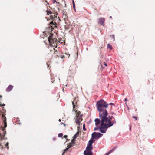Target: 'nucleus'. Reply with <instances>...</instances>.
Here are the masks:
<instances>
[{
	"instance_id": "nucleus-31",
	"label": "nucleus",
	"mask_w": 155,
	"mask_h": 155,
	"mask_svg": "<svg viewBox=\"0 0 155 155\" xmlns=\"http://www.w3.org/2000/svg\"><path fill=\"white\" fill-rule=\"evenodd\" d=\"M103 64L105 66H107V64L105 62H104L103 63Z\"/></svg>"
},
{
	"instance_id": "nucleus-3",
	"label": "nucleus",
	"mask_w": 155,
	"mask_h": 155,
	"mask_svg": "<svg viewBox=\"0 0 155 155\" xmlns=\"http://www.w3.org/2000/svg\"><path fill=\"white\" fill-rule=\"evenodd\" d=\"M76 118L75 120V121L76 124L79 125L81 122L82 120V116L80 114L81 112L78 111L76 110Z\"/></svg>"
},
{
	"instance_id": "nucleus-28",
	"label": "nucleus",
	"mask_w": 155,
	"mask_h": 155,
	"mask_svg": "<svg viewBox=\"0 0 155 155\" xmlns=\"http://www.w3.org/2000/svg\"><path fill=\"white\" fill-rule=\"evenodd\" d=\"M97 129H99L98 127H95L94 129V130L95 131Z\"/></svg>"
},
{
	"instance_id": "nucleus-38",
	"label": "nucleus",
	"mask_w": 155,
	"mask_h": 155,
	"mask_svg": "<svg viewBox=\"0 0 155 155\" xmlns=\"http://www.w3.org/2000/svg\"><path fill=\"white\" fill-rule=\"evenodd\" d=\"M64 123H60V124L62 125V124H63Z\"/></svg>"
},
{
	"instance_id": "nucleus-5",
	"label": "nucleus",
	"mask_w": 155,
	"mask_h": 155,
	"mask_svg": "<svg viewBox=\"0 0 155 155\" xmlns=\"http://www.w3.org/2000/svg\"><path fill=\"white\" fill-rule=\"evenodd\" d=\"M61 55L60 54V52L57 50H55L52 55V58L54 59L59 58L61 57Z\"/></svg>"
},
{
	"instance_id": "nucleus-43",
	"label": "nucleus",
	"mask_w": 155,
	"mask_h": 155,
	"mask_svg": "<svg viewBox=\"0 0 155 155\" xmlns=\"http://www.w3.org/2000/svg\"><path fill=\"white\" fill-rule=\"evenodd\" d=\"M5 104H3L2 106H5Z\"/></svg>"
},
{
	"instance_id": "nucleus-27",
	"label": "nucleus",
	"mask_w": 155,
	"mask_h": 155,
	"mask_svg": "<svg viewBox=\"0 0 155 155\" xmlns=\"http://www.w3.org/2000/svg\"><path fill=\"white\" fill-rule=\"evenodd\" d=\"M66 57V56L65 55H62L61 56V58H65Z\"/></svg>"
},
{
	"instance_id": "nucleus-32",
	"label": "nucleus",
	"mask_w": 155,
	"mask_h": 155,
	"mask_svg": "<svg viewBox=\"0 0 155 155\" xmlns=\"http://www.w3.org/2000/svg\"><path fill=\"white\" fill-rule=\"evenodd\" d=\"M57 15H58V14L57 13V12H56L55 15H54V18L55 17L57 18Z\"/></svg>"
},
{
	"instance_id": "nucleus-35",
	"label": "nucleus",
	"mask_w": 155,
	"mask_h": 155,
	"mask_svg": "<svg viewBox=\"0 0 155 155\" xmlns=\"http://www.w3.org/2000/svg\"><path fill=\"white\" fill-rule=\"evenodd\" d=\"M73 7H74L75 6V3H73Z\"/></svg>"
},
{
	"instance_id": "nucleus-41",
	"label": "nucleus",
	"mask_w": 155,
	"mask_h": 155,
	"mask_svg": "<svg viewBox=\"0 0 155 155\" xmlns=\"http://www.w3.org/2000/svg\"><path fill=\"white\" fill-rule=\"evenodd\" d=\"M61 120L60 119H59V122H61Z\"/></svg>"
},
{
	"instance_id": "nucleus-9",
	"label": "nucleus",
	"mask_w": 155,
	"mask_h": 155,
	"mask_svg": "<svg viewBox=\"0 0 155 155\" xmlns=\"http://www.w3.org/2000/svg\"><path fill=\"white\" fill-rule=\"evenodd\" d=\"M2 118L3 119V122L4 124V127L5 128L7 127V123H6V118L4 115H2Z\"/></svg>"
},
{
	"instance_id": "nucleus-2",
	"label": "nucleus",
	"mask_w": 155,
	"mask_h": 155,
	"mask_svg": "<svg viewBox=\"0 0 155 155\" xmlns=\"http://www.w3.org/2000/svg\"><path fill=\"white\" fill-rule=\"evenodd\" d=\"M48 40L49 41L50 45L53 47H55V48L57 47V44H58L59 42H60L56 38H54L52 34H50L48 38Z\"/></svg>"
},
{
	"instance_id": "nucleus-12",
	"label": "nucleus",
	"mask_w": 155,
	"mask_h": 155,
	"mask_svg": "<svg viewBox=\"0 0 155 155\" xmlns=\"http://www.w3.org/2000/svg\"><path fill=\"white\" fill-rule=\"evenodd\" d=\"M74 145V144L72 143H70L69 144H68L67 146V147H68L69 148L72 147H73Z\"/></svg>"
},
{
	"instance_id": "nucleus-26",
	"label": "nucleus",
	"mask_w": 155,
	"mask_h": 155,
	"mask_svg": "<svg viewBox=\"0 0 155 155\" xmlns=\"http://www.w3.org/2000/svg\"><path fill=\"white\" fill-rule=\"evenodd\" d=\"M85 124H84L83 125V130L84 131H85L86 130V129L85 128Z\"/></svg>"
},
{
	"instance_id": "nucleus-1",
	"label": "nucleus",
	"mask_w": 155,
	"mask_h": 155,
	"mask_svg": "<svg viewBox=\"0 0 155 155\" xmlns=\"http://www.w3.org/2000/svg\"><path fill=\"white\" fill-rule=\"evenodd\" d=\"M96 105L99 113V116L101 120V123L100 119H95V125L99 129L100 132L104 133L108 128L113 125L114 123L108 120L107 117L108 113L106 108L108 107V104L104 100L101 99L97 102Z\"/></svg>"
},
{
	"instance_id": "nucleus-16",
	"label": "nucleus",
	"mask_w": 155,
	"mask_h": 155,
	"mask_svg": "<svg viewBox=\"0 0 155 155\" xmlns=\"http://www.w3.org/2000/svg\"><path fill=\"white\" fill-rule=\"evenodd\" d=\"M117 147V146H116L115 147H114L111 150H110V151L111 153L113 152L114 151Z\"/></svg>"
},
{
	"instance_id": "nucleus-23",
	"label": "nucleus",
	"mask_w": 155,
	"mask_h": 155,
	"mask_svg": "<svg viewBox=\"0 0 155 155\" xmlns=\"http://www.w3.org/2000/svg\"><path fill=\"white\" fill-rule=\"evenodd\" d=\"M111 37H112V38H113V41L115 40V38H114V35H110Z\"/></svg>"
},
{
	"instance_id": "nucleus-33",
	"label": "nucleus",
	"mask_w": 155,
	"mask_h": 155,
	"mask_svg": "<svg viewBox=\"0 0 155 155\" xmlns=\"http://www.w3.org/2000/svg\"><path fill=\"white\" fill-rule=\"evenodd\" d=\"M67 135H64V137L65 138H67Z\"/></svg>"
},
{
	"instance_id": "nucleus-22",
	"label": "nucleus",
	"mask_w": 155,
	"mask_h": 155,
	"mask_svg": "<svg viewBox=\"0 0 155 155\" xmlns=\"http://www.w3.org/2000/svg\"><path fill=\"white\" fill-rule=\"evenodd\" d=\"M75 140L76 139H75L73 138V139H72L71 140V142L75 144Z\"/></svg>"
},
{
	"instance_id": "nucleus-19",
	"label": "nucleus",
	"mask_w": 155,
	"mask_h": 155,
	"mask_svg": "<svg viewBox=\"0 0 155 155\" xmlns=\"http://www.w3.org/2000/svg\"><path fill=\"white\" fill-rule=\"evenodd\" d=\"M69 149V148L68 147H67L66 149H64V152L63 153V154H64L65 153V152L67 151Z\"/></svg>"
},
{
	"instance_id": "nucleus-18",
	"label": "nucleus",
	"mask_w": 155,
	"mask_h": 155,
	"mask_svg": "<svg viewBox=\"0 0 155 155\" xmlns=\"http://www.w3.org/2000/svg\"><path fill=\"white\" fill-rule=\"evenodd\" d=\"M9 143L7 142L5 144V146L8 149H9L8 147Z\"/></svg>"
},
{
	"instance_id": "nucleus-30",
	"label": "nucleus",
	"mask_w": 155,
	"mask_h": 155,
	"mask_svg": "<svg viewBox=\"0 0 155 155\" xmlns=\"http://www.w3.org/2000/svg\"><path fill=\"white\" fill-rule=\"evenodd\" d=\"M65 54L67 56H68V57L70 55L69 54H68V53H65Z\"/></svg>"
},
{
	"instance_id": "nucleus-17",
	"label": "nucleus",
	"mask_w": 155,
	"mask_h": 155,
	"mask_svg": "<svg viewBox=\"0 0 155 155\" xmlns=\"http://www.w3.org/2000/svg\"><path fill=\"white\" fill-rule=\"evenodd\" d=\"M46 12L47 13V14L48 15L49 14H52V12L51 11H50V10L47 11Z\"/></svg>"
},
{
	"instance_id": "nucleus-11",
	"label": "nucleus",
	"mask_w": 155,
	"mask_h": 155,
	"mask_svg": "<svg viewBox=\"0 0 155 155\" xmlns=\"http://www.w3.org/2000/svg\"><path fill=\"white\" fill-rule=\"evenodd\" d=\"M13 88V86L11 85H10L7 88L6 90L7 91H10Z\"/></svg>"
},
{
	"instance_id": "nucleus-15",
	"label": "nucleus",
	"mask_w": 155,
	"mask_h": 155,
	"mask_svg": "<svg viewBox=\"0 0 155 155\" xmlns=\"http://www.w3.org/2000/svg\"><path fill=\"white\" fill-rule=\"evenodd\" d=\"M112 118H113L114 120L112 122H113L114 123L113 124L115 123L116 122L115 118L114 117H113V116H111V117H109V119L108 118V119L110 120L111 121V120L112 119Z\"/></svg>"
},
{
	"instance_id": "nucleus-36",
	"label": "nucleus",
	"mask_w": 155,
	"mask_h": 155,
	"mask_svg": "<svg viewBox=\"0 0 155 155\" xmlns=\"http://www.w3.org/2000/svg\"><path fill=\"white\" fill-rule=\"evenodd\" d=\"M109 104L111 105H113L114 104L112 103H110Z\"/></svg>"
},
{
	"instance_id": "nucleus-34",
	"label": "nucleus",
	"mask_w": 155,
	"mask_h": 155,
	"mask_svg": "<svg viewBox=\"0 0 155 155\" xmlns=\"http://www.w3.org/2000/svg\"><path fill=\"white\" fill-rule=\"evenodd\" d=\"M73 8L74 11L76 12V9H75V6L74 7H73Z\"/></svg>"
},
{
	"instance_id": "nucleus-4",
	"label": "nucleus",
	"mask_w": 155,
	"mask_h": 155,
	"mask_svg": "<svg viewBox=\"0 0 155 155\" xmlns=\"http://www.w3.org/2000/svg\"><path fill=\"white\" fill-rule=\"evenodd\" d=\"M103 134H101L100 133L94 132L92 134V137L93 139H98L101 137Z\"/></svg>"
},
{
	"instance_id": "nucleus-40",
	"label": "nucleus",
	"mask_w": 155,
	"mask_h": 155,
	"mask_svg": "<svg viewBox=\"0 0 155 155\" xmlns=\"http://www.w3.org/2000/svg\"><path fill=\"white\" fill-rule=\"evenodd\" d=\"M127 100V98H125V101H126Z\"/></svg>"
},
{
	"instance_id": "nucleus-37",
	"label": "nucleus",
	"mask_w": 155,
	"mask_h": 155,
	"mask_svg": "<svg viewBox=\"0 0 155 155\" xmlns=\"http://www.w3.org/2000/svg\"><path fill=\"white\" fill-rule=\"evenodd\" d=\"M72 3H75L74 0H72Z\"/></svg>"
},
{
	"instance_id": "nucleus-13",
	"label": "nucleus",
	"mask_w": 155,
	"mask_h": 155,
	"mask_svg": "<svg viewBox=\"0 0 155 155\" xmlns=\"http://www.w3.org/2000/svg\"><path fill=\"white\" fill-rule=\"evenodd\" d=\"M50 24H51V29H52L54 28L53 27L56 26V25L55 24H53V22H50Z\"/></svg>"
},
{
	"instance_id": "nucleus-21",
	"label": "nucleus",
	"mask_w": 155,
	"mask_h": 155,
	"mask_svg": "<svg viewBox=\"0 0 155 155\" xmlns=\"http://www.w3.org/2000/svg\"><path fill=\"white\" fill-rule=\"evenodd\" d=\"M63 135V134L62 133H60L58 134V137H61Z\"/></svg>"
},
{
	"instance_id": "nucleus-42",
	"label": "nucleus",
	"mask_w": 155,
	"mask_h": 155,
	"mask_svg": "<svg viewBox=\"0 0 155 155\" xmlns=\"http://www.w3.org/2000/svg\"><path fill=\"white\" fill-rule=\"evenodd\" d=\"M63 125H64V126H65V125H66L65 124H64Z\"/></svg>"
},
{
	"instance_id": "nucleus-48",
	"label": "nucleus",
	"mask_w": 155,
	"mask_h": 155,
	"mask_svg": "<svg viewBox=\"0 0 155 155\" xmlns=\"http://www.w3.org/2000/svg\"><path fill=\"white\" fill-rule=\"evenodd\" d=\"M54 50H55V49L54 48Z\"/></svg>"
},
{
	"instance_id": "nucleus-45",
	"label": "nucleus",
	"mask_w": 155,
	"mask_h": 155,
	"mask_svg": "<svg viewBox=\"0 0 155 155\" xmlns=\"http://www.w3.org/2000/svg\"><path fill=\"white\" fill-rule=\"evenodd\" d=\"M110 18H112V17H111V16H110Z\"/></svg>"
},
{
	"instance_id": "nucleus-24",
	"label": "nucleus",
	"mask_w": 155,
	"mask_h": 155,
	"mask_svg": "<svg viewBox=\"0 0 155 155\" xmlns=\"http://www.w3.org/2000/svg\"><path fill=\"white\" fill-rule=\"evenodd\" d=\"M132 117L135 119V120H137V118L136 116H132Z\"/></svg>"
},
{
	"instance_id": "nucleus-29",
	"label": "nucleus",
	"mask_w": 155,
	"mask_h": 155,
	"mask_svg": "<svg viewBox=\"0 0 155 155\" xmlns=\"http://www.w3.org/2000/svg\"><path fill=\"white\" fill-rule=\"evenodd\" d=\"M56 2V3H59V2H57L56 1V0H53V2L54 3Z\"/></svg>"
},
{
	"instance_id": "nucleus-44",
	"label": "nucleus",
	"mask_w": 155,
	"mask_h": 155,
	"mask_svg": "<svg viewBox=\"0 0 155 155\" xmlns=\"http://www.w3.org/2000/svg\"><path fill=\"white\" fill-rule=\"evenodd\" d=\"M2 97V96L1 95H0V98H1Z\"/></svg>"
},
{
	"instance_id": "nucleus-25",
	"label": "nucleus",
	"mask_w": 155,
	"mask_h": 155,
	"mask_svg": "<svg viewBox=\"0 0 155 155\" xmlns=\"http://www.w3.org/2000/svg\"><path fill=\"white\" fill-rule=\"evenodd\" d=\"M111 153V152L109 151L107 153L104 155H108Z\"/></svg>"
},
{
	"instance_id": "nucleus-8",
	"label": "nucleus",
	"mask_w": 155,
	"mask_h": 155,
	"mask_svg": "<svg viewBox=\"0 0 155 155\" xmlns=\"http://www.w3.org/2000/svg\"><path fill=\"white\" fill-rule=\"evenodd\" d=\"M104 21L105 19L104 18H101L99 19L98 23L99 24L104 25Z\"/></svg>"
},
{
	"instance_id": "nucleus-39",
	"label": "nucleus",
	"mask_w": 155,
	"mask_h": 155,
	"mask_svg": "<svg viewBox=\"0 0 155 155\" xmlns=\"http://www.w3.org/2000/svg\"><path fill=\"white\" fill-rule=\"evenodd\" d=\"M75 70H74V71H73V73H75Z\"/></svg>"
},
{
	"instance_id": "nucleus-46",
	"label": "nucleus",
	"mask_w": 155,
	"mask_h": 155,
	"mask_svg": "<svg viewBox=\"0 0 155 155\" xmlns=\"http://www.w3.org/2000/svg\"><path fill=\"white\" fill-rule=\"evenodd\" d=\"M51 16H52V17H53V16L52 15H51Z\"/></svg>"
},
{
	"instance_id": "nucleus-10",
	"label": "nucleus",
	"mask_w": 155,
	"mask_h": 155,
	"mask_svg": "<svg viewBox=\"0 0 155 155\" xmlns=\"http://www.w3.org/2000/svg\"><path fill=\"white\" fill-rule=\"evenodd\" d=\"M77 101L75 100V99H74L73 101H72V104L73 105V110H75V106H76V105L75 104V103L76 104L77 103Z\"/></svg>"
},
{
	"instance_id": "nucleus-20",
	"label": "nucleus",
	"mask_w": 155,
	"mask_h": 155,
	"mask_svg": "<svg viewBox=\"0 0 155 155\" xmlns=\"http://www.w3.org/2000/svg\"><path fill=\"white\" fill-rule=\"evenodd\" d=\"M108 47L110 48V49H112V46H111V45L110 44H108Z\"/></svg>"
},
{
	"instance_id": "nucleus-7",
	"label": "nucleus",
	"mask_w": 155,
	"mask_h": 155,
	"mask_svg": "<svg viewBox=\"0 0 155 155\" xmlns=\"http://www.w3.org/2000/svg\"><path fill=\"white\" fill-rule=\"evenodd\" d=\"M93 140L91 139L89 141L87 147H86V149H88L92 150L93 147H92V144L93 143Z\"/></svg>"
},
{
	"instance_id": "nucleus-14",
	"label": "nucleus",
	"mask_w": 155,
	"mask_h": 155,
	"mask_svg": "<svg viewBox=\"0 0 155 155\" xmlns=\"http://www.w3.org/2000/svg\"><path fill=\"white\" fill-rule=\"evenodd\" d=\"M79 134L78 132H77L76 134L73 136V138L76 139L78 137V135Z\"/></svg>"
},
{
	"instance_id": "nucleus-47",
	"label": "nucleus",
	"mask_w": 155,
	"mask_h": 155,
	"mask_svg": "<svg viewBox=\"0 0 155 155\" xmlns=\"http://www.w3.org/2000/svg\"><path fill=\"white\" fill-rule=\"evenodd\" d=\"M67 140H68V139H67Z\"/></svg>"
},
{
	"instance_id": "nucleus-6",
	"label": "nucleus",
	"mask_w": 155,
	"mask_h": 155,
	"mask_svg": "<svg viewBox=\"0 0 155 155\" xmlns=\"http://www.w3.org/2000/svg\"><path fill=\"white\" fill-rule=\"evenodd\" d=\"M92 150L88 149H86V150H85L84 152V155H93Z\"/></svg>"
}]
</instances>
